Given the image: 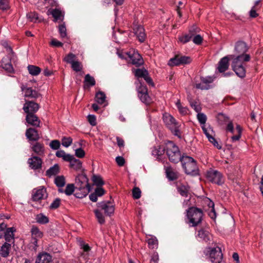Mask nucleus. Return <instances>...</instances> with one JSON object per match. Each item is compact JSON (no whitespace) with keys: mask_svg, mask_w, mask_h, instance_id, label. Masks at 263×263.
Segmentation results:
<instances>
[{"mask_svg":"<svg viewBox=\"0 0 263 263\" xmlns=\"http://www.w3.org/2000/svg\"><path fill=\"white\" fill-rule=\"evenodd\" d=\"M165 149L166 150L165 147L159 146L153 150L152 154L153 155L157 156V158H159V157L164 154Z\"/></svg>","mask_w":263,"mask_h":263,"instance_id":"44","label":"nucleus"},{"mask_svg":"<svg viewBox=\"0 0 263 263\" xmlns=\"http://www.w3.org/2000/svg\"><path fill=\"white\" fill-rule=\"evenodd\" d=\"M59 172V167L58 164H55L46 171V175L49 177H51L55 175Z\"/></svg>","mask_w":263,"mask_h":263,"instance_id":"41","label":"nucleus"},{"mask_svg":"<svg viewBox=\"0 0 263 263\" xmlns=\"http://www.w3.org/2000/svg\"><path fill=\"white\" fill-rule=\"evenodd\" d=\"M202 129L204 134L208 138L209 141L211 139L210 137H213L214 132H213V129L211 127H206L205 125H202Z\"/></svg>","mask_w":263,"mask_h":263,"instance_id":"43","label":"nucleus"},{"mask_svg":"<svg viewBox=\"0 0 263 263\" xmlns=\"http://www.w3.org/2000/svg\"><path fill=\"white\" fill-rule=\"evenodd\" d=\"M98 222L103 224L105 222V216H111L115 212V204L110 201H103L97 204L93 211Z\"/></svg>","mask_w":263,"mask_h":263,"instance_id":"1","label":"nucleus"},{"mask_svg":"<svg viewBox=\"0 0 263 263\" xmlns=\"http://www.w3.org/2000/svg\"><path fill=\"white\" fill-rule=\"evenodd\" d=\"M71 65L72 69L76 72L80 71L82 69V63L78 61H74Z\"/></svg>","mask_w":263,"mask_h":263,"instance_id":"49","label":"nucleus"},{"mask_svg":"<svg viewBox=\"0 0 263 263\" xmlns=\"http://www.w3.org/2000/svg\"><path fill=\"white\" fill-rule=\"evenodd\" d=\"M202 216V211L196 208H191L187 211L189 222L193 227L197 226L201 221Z\"/></svg>","mask_w":263,"mask_h":263,"instance_id":"6","label":"nucleus"},{"mask_svg":"<svg viewBox=\"0 0 263 263\" xmlns=\"http://www.w3.org/2000/svg\"><path fill=\"white\" fill-rule=\"evenodd\" d=\"M61 141L63 146L68 147L72 143V139L70 137H63Z\"/></svg>","mask_w":263,"mask_h":263,"instance_id":"48","label":"nucleus"},{"mask_svg":"<svg viewBox=\"0 0 263 263\" xmlns=\"http://www.w3.org/2000/svg\"><path fill=\"white\" fill-rule=\"evenodd\" d=\"M198 238L200 240L204 241L206 242L211 240L212 236L208 230L201 229L198 231L197 235Z\"/></svg>","mask_w":263,"mask_h":263,"instance_id":"22","label":"nucleus"},{"mask_svg":"<svg viewBox=\"0 0 263 263\" xmlns=\"http://www.w3.org/2000/svg\"><path fill=\"white\" fill-rule=\"evenodd\" d=\"M126 54L128 55V59H130L133 64L139 66L143 64L142 57L138 51L132 50Z\"/></svg>","mask_w":263,"mask_h":263,"instance_id":"14","label":"nucleus"},{"mask_svg":"<svg viewBox=\"0 0 263 263\" xmlns=\"http://www.w3.org/2000/svg\"><path fill=\"white\" fill-rule=\"evenodd\" d=\"M3 45L5 47L8 54L2 60V66L7 72L13 73L14 69L11 63V61L14 57L13 52L11 47L8 46L7 43H4Z\"/></svg>","mask_w":263,"mask_h":263,"instance_id":"5","label":"nucleus"},{"mask_svg":"<svg viewBox=\"0 0 263 263\" xmlns=\"http://www.w3.org/2000/svg\"><path fill=\"white\" fill-rule=\"evenodd\" d=\"M229 61L228 57H224L220 60L218 66V70L220 72H224L228 69Z\"/></svg>","mask_w":263,"mask_h":263,"instance_id":"27","label":"nucleus"},{"mask_svg":"<svg viewBox=\"0 0 263 263\" xmlns=\"http://www.w3.org/2000/svg\"><path fill=\"white\" fill-rule=\"evenodd\" d=\"M88 121L89 123L92 125V126H95L97 124L96 122V118L95 115H89L87 117Z\"/></svg>","mask_w":263,"mask_h":263,"instance_id":"59","label":"nucleus"},{"mask_svg":"<svg viewBox=\"0 0 263 263\" xmlns=\"http://www.w3.org/2000/svg\"><path fill=\"white\" fill-rule=\"evenodd\" d=\"M248 48L247 44L243 42H238L235 47V53L236 54L235 58H239V59L243 60L244 62H248L250 59V56L246 54Z\"/></svg>","mask_w":263,"mask_h":263,"instance_id":"7","label":"nucleus"},{"mask_svg":"<svg viewBox=\"0 0 263 263\" xmlns=\"http://www.w3.org/2000/svg\"><path fill=\"white\" fill-rule=\"evenodd\" d=\"M210 138L211 139L209 141L212 143L215 147L218 149H220L221 148V145L219 144L218 142L214 137H210Z\"/></svg>","mask_w":263,"mask_h":263,"instance_id":"64","label":"nucleus"},{"mask_svg":"<svg viewBox=\"0 0 263 263\" xmlns=\"http://www.w3.org/2000/svg\"><path fill=\"white\" fill-rule=\"evenodd\" d=\"M49 146L51 149L57 150L58 149L60 146V142L58 140H54L51 141Z\"/></svg>","mask_w":263,"mask_h":263,"instance_id":"55","label":"nucleus"},{"mask_svg":"<svg viewBox=\"0 0 263 263\" xmlns=\"http://www.w3.org/2000/svg\"><path fill=\"white\" fill-rule=\"evenodd\" d=\"M11 248V245L10 243L5 242L0 248V255L4 258L9 256Z\"/></svg>","mask_w":263,"mask_h":263,"instance_id":"29","label":"nucleus"},{"mask_svg":"<svg viewBox=\"0 0 263 263\" xmlns=\"http://www.w3.org/2000/svg\"><path fill=\"white\" fill-rule=\"evenodd\" d=\"M74 189L75 187L73 184H68L66 186L64 193L67 195H71L74 192Z\"/></svg>","mask_w":263,"mask_h":263,"instance_id":"51","label":"nucleus"},{"mask_svg":"<svg viewBox=\"0 0 263 263\" xmlns=\"http://www.w3.org/2000/svg\"><path fill=\"white\" fill-rule=\"evenodd\" d=\"M47 197L46 189L43 186H40L34 189L32 192V199L34 201H38L45 199Z\"/></svg>","mask_w":263,"mask_h":263,"instance_id":"13","label":"nucleus"},{"mask_svg":"<svg viewBox=\"0 0 263 263\" xmlns=\"http://www.w3.org/2000/svg\"><path fill=\"white\" fill-rule=\"evenodd\" d=\"M92 181L96 185L99 186H102L104 184L102 178L99 176H93Z\"/></svg>","mask_w":263,"mask_h":263,"instance_id":"53","label":"nucleus"},{"mask_svg":"<svg viewBox=\"0 0 263 263\" xmlns=\"http://www.w3.org/2000/svg\"><path fill=\"white\" fill-rule=\"evenodd\" d=\"M176 105L180 114L182 115H186L187 114L188 109L186 107H183L181 105L180 100H178L177 101Z\"/></svg>","mask_w":263,"mask_h":263,"instance_id":"50","label":"nucleus"},{"mask_svg":"<svg viewBox=\"0 0 263 263\" xmlns=\"http://www.w3.org/2000/svg\"><path fill=\"white\" fill-rule=\"evenodd\" d=\"M181 161L185 173L192 175L198 174V170L196 162L193 158L183 156Z\"/></svg>","mask_w":263,"mask_h":263,"instance_id":"3","label":"nucleus"},{"mask_svg":"<svg viewBox=\"0 0 263 263\" xmlns=\"http://www.w3.org/2000/svg\"><path fill=\"white\" fill-rule=\"evenodd\" d=\"M22 90L24 93V97L25 98L35 99L40 96V94L38 92L31 87L22 86Z\"/></svg>","mask_w":263,"mask_h":263,"instance_id":"21","label":"nucleus"},{"mask_svg":"<svg viewBox=\"0 0 263 263\" xmlns=\"http://www.w3.org/2000/svg\"><path fill=\"white\" fill-rule=\"evenodd\" d=\"M195 34V32H194L193 30H190L189 31V34H183L180 36L179 37V41L185 44L188 42H189L192 36H193Z\"/></svg>","mask_w":263,"mask_h":263,"instance_id":"34","label":"nucleus"},{"mask_svg":"<svg viewBox=\"0 0 263 263\" xmlns=\"http://www.w3.org/2000/svg\"><path fill=\"white\" fill-rule=\"evenodd\" d=\"M47 13L48 14L50 13L52 15L55 21H62L63 19L64 15L59 9H49Z\"/></svg>","mask_w":263,"mask_h":263,"instance_id":"30","label":"nucleus"},{"mask_svg":"<svg viewBox=\"0 0 263 263\" xmlns=\"http://www.w3.org/2000/svg\"><path fill=\"white\" fill-rule=\"evenodd\" d=\"M8 8V2L7 0H0V9L6 10Z\"/></svg>","mask_w":263,"mask_h":263,"instance_id":"63","label":"nucleus"},{"mask_svg":"<svg viewBox=\"0 0 263 263\" xmlns=\"http://www.w3.org/2000/svg\"><path fill=\"white\" fill-rule=\"evenodd\" d=\"M75 155L80 158L84 157L85 153L81 148H77L75 150Z\"/></svg>","mask_w":263,"mask_h":263,"instance_id":"58","label":"nucleus"},{"mask_svg":"<svg viewBox=\"0 0 263 263\" xmlns=\"http://www.w3.org/2000/svg\"><path fill=\"white\" fill-rule=\"evenodd\" d=\"M60 199H56L50 204V208L52 209H55L58 208L60 204Z\"/></svg>","mask_w":263,"mask_h":263,"instance_id":"62","label":"nucleus"},{"mask_svg":"<svg viewBox=\"0 0 263 263\" xmlns=\"http://www.w3.org/2000/svg\"><path fill=\"white\" fill-rule=\"evenodd\" d=\"M16 231V229L14 227L7 228L4 235V237L6 242L8 243L12 242V243L14 242V233Z\"/></svg>","mask_w":263,"mask_h":263,"instance_id":"20","label":"nucleus"},{"mask_svg":"<svg viewBox=\"0 0 263 263\" xmlns=\"http://www.w3.org/2000/svg\"><path fill=\"white\" fill-rule=\"evenodd\" d=\"M192 59L189 56L176 55L174 58L171 59L168 63L170 66H179L191 63Z\"/></svg>","mask_w":263,"mask_h":263,"instance_id":"12","label":"nucleus"},{"mask_svg":"<svg viewBox=\"0 0 263 263\" xmlns=\"http://www.w3.org/2000/svg\"><path fill=\"white\" fill-rule=\"evenodd\" d=\"M59 32L61 37L63 38L66 36V29L64 25H61L59 26Z\"/></svg>","mask_w":263,"mask_h":263,"instance_id":"57","label":"nucleus"},{"mask_svg":"<svg viewBox=\"0 0 263 263\" xmlns=\"http://www.w3.org/2000/svg\"><path fill=\"white\" fill-rule=\"evenodd\" d=\"M27 17L30 21L36 23L37 21L40 22L41 20H39L38 14L34 12H31L27 14Z\"/></svg>","mask_w":263,"mask_h":263,"instance_id":"45","label":"nucleus"},{"mask_svg":"<svg viewBox=\"0 0 263 263\" xmlns=\"http://www.w3.org/2000/svg\"><path fill=\"white\" fill-rule=\"evenodd\" d=\"M76 56L74 54L70 53L64 58V61L71 64L74 61H76Z\"/></svg>","mask_w":263,"mask_h":263,"instance_id":"52","label":"nucleus"},{"mask_svg":"<svg viewBox=\"0 0 263 263\" xmlns=\"http://www.w3.org/2000/svg\"><path fill=\"white\" fill-rule=\"evenodd\" d=\"M27 69L29 73L32 76H37L41 71V69L39 67L32 65H28Z\"/></svg>","mask_w":263,"mask_h":263,"instance_id":"37","label":"nucleus"},{"mask_svg":"<svg viewBox=\"0 0 263 263\" xmlns=\"http://www.w3.org/2000/svg\"><path fill=\"white\" fill-rule=\"evenodd\" d=\"M51 256L47 253L39 254L37 257L36 263H49L51 261Z\"/></svg>","mask_w":263,"mask_h":263,"instance_id":"28","label":"nucleus"},{"mask_svg":"<svg viewBox=\"0 0 263 263\" xmlns=\"http://www.w3.org/2000/svg\"><path fill=\"white\" fill-rule=\"evenodd\" d=\"M54 183L59 188L63 187L66 183L65 177L63 176H57L54 179Z\"/></svg>","mask_w":263,"mask_h":263,"instance_id":"39","label":"nucleus"},{"mask_svg":"<svg viewBox=\"0 0 263 263\" xmlns=\"http://www.w3.org/2000/svg\"><path fill=\"white\" fill-rule=\"evenodd\" d=\"M141 191L139 188L135 187L133 189V196L134 199H138L141 197Z\"/></svg>","mask_w":263,"mask_h":263,"instance_id":"56","label":"nucleus"},{"mask_svg":"<svg viewBox=\"0 0 263 263\" xmlns=\"http://www.w3.org/2000/svg\"><path fill=\"white\" fill-rule=\"evenodd\" d=\"M148 245L151 249H155L157 247L158 240L157 238L154 236H150L147 238V240Z\"/></svg>","mask_w":263,"mask_h":263,"instance_id":"42","label":"nucleus"},{"mask_svg":"<svg viewBox=\"0 0 263 263\" xmlns=\"http://www.w3.org/2000/svg\"><path fill=\"white\" fill-rule=\"evenodd\" d=\"M243 60L239 58H234L232 61V66L236 74L240 78L246 76V69L245 68Z\"/></svg>","mask_w":263,"mask_h":263,"instance_id":"10","label":"nucleus"},{"mask_svg":"<svg viewBox=\"0 0 263 263\" xmlns=\"http://www.w3.org/2000/svg\"><path fill=\"white\" fill-rule=\"evenodd\" d=\"M28 163L31 168L37 170L42 167V160L37 156H33L28 159Z\"/></svg>","mask_w":263,"mask_h":263,"instance_id":"17","label":"nucleus"},{"mask_svg":"<svg viewBox=\"0 0 263 263\" xmlns=\"http://www.w3.org/2000/svg\"><path fill=\"white\" fill-rule=\"evenodd\" d=\"M55 155L59 158H62L64 161L69 162L71 160V159H72V157H73V156L70 154H66L63 150L58 151L56 152Z\"/></svg>","mask_w":263,"mask_h":263,"instance_id":"32","label":"nucleus"},{"mask_svg":"<svg viewBox=\"0 0 263 263\" xmlns=\"http://www.w3.org/2000/svg\"><path fill=\"white\" fill-rule=\"evenodd\" d=\"M166 154L169 160L174 163L181 161L182 157L178 147L171 141L168 142L165 146Z\"/></svg>","mask_w":263,"mask_h":263,"instance_id":"4","label":"nucleus"},{"mask_svg":"<svg viewBox=\"0 0 263 263\" xmlns=\"http://www.w3.org/2000/svg\"><path fill=\"white\" fill-rule=\"evenodd\" d=\"M236 131L237 132L236 135L231 137L233 142L239 140L241 137L242 129L240 125H237L236 127Z\"/></svg>","mask_w":263,"mask_h":263,"instance_id":"47","label":"nucleus"},{"mask_svg":"<svg viewBox=\"0 0 263 263\" xmlns=\"http://www.w3.org/2000/svg\"><path fill=\"white\" fill-rule=\"evenodd\" d=\"M31 148L36 155L41 157L45 156V148L44 144L37 142L33 144Z\"/></svg>","mask_w":263,"mask_h":263,"instance_id":"18","label":"nucleus"},{"mask_svg":"<svg viewBox=\"0 0 263 263\" xmlns=\"http://www.w3.org/2000/svg\"><path fill=\"white\" fill-rule=\"evenodd\" d=\"M36 221L41 224H45L48 222L49 219L47 217L42 214H38L36 217Z\"/></svg>","mask_w":263,"mask_h":263,"instance_id":"46","label":"nucleus"},{"mask_svg":"<svg viewBox=\"0 0 263 263\" xmlns=\"http://www.w3.org/2000/svg\"><path fill=\"white\" fill-rule=\"evenodd\" d=\"M138 96L141 101L146 104H149L151 102V99L147 92V88L145 86L141 85L138 89Z\"/></svg>","mask_w":263,"mask_h":263,"instance_id":"15","label":"nucleus"},{"mask_svg":"<svg viewBox=\"0 0 263 263\" xmlns=\"http://www.w3.org/2000/svg\"><path fill=\"white\" fill-rule=\"evenodd\" d=\"M177 190L181 196L186 197L189 191V186L187 185L180 184L177 185Z\"/></svg>","mask_w":263,"mask_h":263,"instance_id":"35","label":"nucleus"},{"mask_svg":"<svg viewBox=\"0 0 263 263\" xmlns=\"http://www.w3.org/2000/svg\"><path fill=\"white\" fill-rule=\"evenodd\" d=\"M163 120L165 125L174 133L175 135H180V125L176 121L173 116L168 113H165L163 116Z\"/></svg>","mask_w":263,"mask_h":263,"instance_id":"8","label":"nucleus"},{"mask_svg":"<svg viewBox=\"0 0 263 263\" xmlns=\"http://www.w3.org/2000/svg\"><path fill=\"white\" fill-rule=\"evenodd\" d=\"M26 136L29 140L34 141H36L40 139L37 131L32 128H29L26 130Z\"/></svg>","mask_w":263,"mask_h":263,"instance_id":"24","label":"nucleus"},{"mask_svg":"<svg viewBox=\"0 0 263 263\" xmlns=\"http://www.w3.org/2000/svg\"><path fill=\"white\" fill-rule=\"evenodd\" d=\"M27 122L34 126H40V120L34 114H29L26 117Z\"/></svg>","mask_w":263,"mask_h":263,"instance_id":"25","label":"nucleus"},{"mask_svg":"<svg viewBox=\"0 0 263 263\" xmlns=\"http://www.w3.org/2000/svg\"><path fill=\"white\" fill-rule=\"evenodd\" d=\"M96 84L95 78L89 74H87L84 80V88L87 89L90 87L93 86Z\"/></svg>","mask_w":263,"mask_h":263,"instance_id":"31","label":"nucleus"},{"mask_svg":"<svg viewBox=\"0 0 263 263\" xmlns=\"http://www.w3.org/2000/svg\"><path fill=\"white\" fill-rule=\"evenodd\" d=\"M206 177L210 181L217 184L223 182L222 175L217 170L210 169L206 172Z\"/></svg>","mask_w":263,"mask_h":263,"instance_id":"11","label":"nucleus"},{"mask_svg":"<svg viewBox=\"0 0 263 263\" xmlns=\"http://www.w3.org/2000/svg\"><path fill=\"white\" fill-rule=\"evenodd\" d=\"M197 119L202 126L205 125L207 119L205 115L203 113H198L197 114Z\"/></svg>","mask_w":263,"mask_h":263,"instance_id":"54","label":"nucleus"},{"mask_svg":"<svg viewBox=\"0 0 263 263\" xmlns=\"http://www.w3.org/2000/svg\"><path fill=\"white\" fill-rule=\"evenodd\" d=\"M201 83L196 84V87L201 89H207L209 87L206 86V84L211 83L213 81V79L211 77L201 78Z\"/></svg>","mask_w":263,"mask_h":263,"instance_id":"26","label":"nucleus"},{"mask_svg":"<svg viewBox=\"0 0 263 263\" xmlns=\"http://www.w3.org/2000/svg\"><path fill=\"white\" fill-rule=\"evenodd\" d=\"M39 108V104L32 101H26L23 106V109L27 115L34 114Z\"/></svg>","mask_w":263,"mask_h":263,"instance_id":"16","label":"nucleus"},{"mask_svg":"<svg viewBox=\"0 0 263 263\" xmlns=\"http://www.w3.org/2000/svg\"><path fill=\"white\" fill-rule=\"evenodd\" d=\"M76 191L74 196L78 198L86 196L90 191V186L86 175H79L76 178Z\"/></svg>","mask_w":263,"mask_h":263,"instance_id":"2","label":"nucleus"},{"mask_svg":"<svg viewBox=\"0 0 263 263\" xmlns=\"http://www.w3.org/2000/svg\"><path fill=\"white\" fill-rule=\"evenodd\" d=\"M31 235L32 239H40L43 236V233L36 227H32L31 229Z\"/></svg>","mask_w":263,"mask_h":263,"instance_id":"38","label":"nucleus"},{"mask_svg":"<svg viewBox=\"0 0 263 263\" xmlns=\"http://www.w3.org/2000/svg\"><path fill=\"white\" fill-rule=\"evenodd\" d=\"M70 167L76 171L81 170L82 168V164L80 160L72 157L71 160L69 162Z\"/></svg>","mask_w":263,"mask_h":263,"instance_id":"33","label":"nucleus"},{"mask_svg":"<svg viewBox=\"0 0 263 263\" xmlns=\"http://www.w3.org/2000/svg\"><path fill=\"white\" fill-rule=\"evenodd\" d=\"M134 30L139 41L143 42L145 38V33L143 27L141 26L136 25L134 26Z\"/></svg>","mask_w":263,"mask_h":263,"instance_id":"23","label":"nucleus"},{"mask_svg":"<svg viewBox=\"0 0 263 263\" xmlns=\"http://www.w3.org/2000/svg\"><path fill=\"white\" fill-rule=\"evenodd\" d=\"M105 95L103 92L99 91L96 93V101L98 103L100 104H104L105 102Z\"/></svg>","mask_w":263,"mask_h":263,"instance_id":"40","label":"nucleus"},{"mask_svg":"<svg viewBox=\"0 0 263 263\" xmlns=\"http://www.w3.org/2000/svg\"><path fill=\"white\" fill-rule=\"evenodd\" d=\"M205 254L212 263H220L222 259L221 250L218 247L207 248L205 250Z\"/></svg>","mask_w":263,"mask_h":263,"instance_id":"9","label":"nucleus"},{"mask_svg":"<svg viewBox=\"0 0 263 263\" xmlns=\"http://www.w3.org/2000/svg\"><path fill=\"white\" fill-rule=\"evenodd\" d=\"M7 224L6 223L4 222L0 223V239L4 236Z\"/></svg>","mask_w":263,"mask_h":263,"instance_id":"61","label":"nucleus"},{"mask_svg":"<svg viewBox=\"0 0 263 263\" xmlns=\"http://www.w3.org/2000/svg\"><path fill=\"white\" fill-rule=\"evenodd\" d=\"M98 197L103 196L105 193L104 190L101 186H99L95 189L94 192Z\"/></svg>","mask_w":263,"mask_h":263,"instance_id":"60","label":"nucleus"},{"mask_svg":"<svg viewBox=\"0 0 263 263\" xmlns=\"http://www.w3.org/2000/svg\"><path fill=\"white\" fill-rule=\"evenodd\" d=\"M165 172L167 177L170 180H174L177 178V173L170 167H167L165 168Z\"/></svg>","mask_w":263,"mask_h":263,"instance_id":"36","label":"nucleus"},{"mask_svg":"<svg viewBox=\"0 0 263 263\" xmlns=\"http://www.w3.org/2000/svg\"><path fill=\"white\" fill-rule=\"evenodd\" d=\"M135 74L138 78H143L147 83L153 84L152 80L148 76V71L145 69H136L135 70Z\"/></svg>","mask_w":263,"mask_h":263,"instance_id":"19","label":"nucleus"}]
</instances>
